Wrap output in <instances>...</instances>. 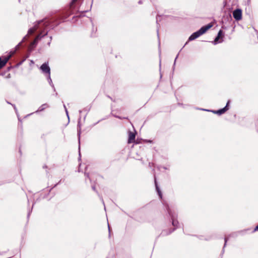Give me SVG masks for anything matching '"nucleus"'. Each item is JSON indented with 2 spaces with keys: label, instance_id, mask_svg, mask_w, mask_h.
I'll use <instances>...</instances> for the list:
<instances>
[{
  "label": "nucleus",
  "instance_id": "f257e3e1",
  "mask_svg": "<svg viewBox=\"0 0 258 258\" xmlns=\"http://www.w3.org/2000/svg\"><path fill=\"white\" fill-rule=\"evenodd\" d=\"M166 210L169 215L171 217L172 220V224L174 227V228L172 231H169V232L168 233L166 232L165 230H163L161 234L164 236L171 233L172 231H173L176 228H177L178 227L179 225V222L177 220V212L174 210L171 209L169 206H167L166 207Z\"/></svg>",
  "mask_w": 258,
  "mask_h": 258
},
{
  "label": "nucleus",
  "instance_id": "f03ea898",
  "mask_svg": "<svg viewBox=\"0 0 258 258\" xmlns=\"http://www.w3.org/2000/svg\"><path fill=\"white\" fill-rule=\"evenodd\" d=\"M78 1H72L70 4V7L72 9L74 7L79 5V11L81 13H85L89 11L92 6L93 1H81L80 4H77Z\"/></svg>",
  "mask_w": 258,
  "mask_h": 258
},
{
  "label": "nucleus",
  "instance_id": "7ed1b4c3",
  "mask_svg": "<svg viewBox=\"0 0 258 258\" xmlns=\"http://www.w3.org/2000/svg\"><path fill=\"white\" fill-rule=\"evenodd\" d=\"M49 22L47 20H41L35 23L34 26L30 28L28 31V34L26 35L27 37L28 35L32 34L37 29L40 28L41 27L46 28L49 25Z\"/></svg>",
  "mask_w": 258,
  "mask_h": 258
},
{
  "label": "nucleus",
  "instance_id": "20e7f679",
  "mask_svg": "<svg viewBox=\"0 0 258 258\" xmlns=\"http://www.w3.org/2000/svg\"><path fill=\"white\" fill-rule=\"evenodd\" d=\"M213 26L211 23L208 24L206 26H203L198 31L193 33L188 38V41H192L198 38L209 30Z\"/></svg>",
  "mask_w": 258,
  "mask_h": 258
},
{
  "label": "nucleus",
  "instance_id": "39448f33",
  "mask_svg": "<svg viewBox=\"0 0 258 258\" xmlns=\"http://www.w3.org/2000/svg\"><path fill=\"white\" fill-rule=\"evenodd\" d=\"M40 70L45 77L50 75V68L47 62L43 63L40 66Z\"/></svg>",
  "mask_w": 258,
  "mask_h": 258
},
{
  "label": "nucleus",
  "instance_id": "423d86ee",
  "mask_svg": "<svg viewBox=\"0 0 258 258\" xmlns=\"http://www.w3.org/2000/svg\"><path fill=\"white\" fill-rule=\"evenodd\" d=\"M230 102V101L228 100L226 103V106L222 109H219L217 110H206L208 111H211L213 113H214V114H217L219 115H222V114H224L225 112H226L229 109L228 105H229Z\"/></svg>",
  "mask_w": 258,
  "mask_h": 258
},
{
  "label": "nucleus",
  "instance_id": "0eeeda50",
  "mask_svg": "<svg viewBox=\"0 0 258 258\" xmlns=\"http://www.w3.org/2000/svg\"><path fill=\"white\" fill-rule=\"evenodd\" d=\"M233 18L236 21H239L242 19V10L240 9H237L233 12Z\"/></svg>",
  "mask_w": 258,
  "mask_h": 258
},
{
  "label": "nucleus",
  "instance_id": "6e6552de",
  "mask_svg": "<svg viewBox=\"0 0 258 258\" xmlns=\"http://www.w3.org/2000/svg\"><path fill=\"white\" fill-rule=\"evenodd\" d=\"M136 132H132L130 131L128 132V143H132L134 142L136 137Z\"/></svg>",
  "mask_w": 258,
  "mask_h": 258
},
{
  "label": "nucleus",
  "instance_id": "1a4fd4ad",
  "mask_svg": "<svg viewBox=\"0 0 258 258\" xmlns=\"http://www.w3.org/2000/svg\"><path fill=\"white\" fill-rule=\"evenodd\" d=\"M49 107V105L48 104H47V103H44L42 105H41L38 109L37 110H36L35 112V113H37L38 112H41V111H42L43 110H44L45 109Z\"/></svg>",
  "mask_w": 258,
  "mask_h": 258
},
{
  "label": "nucleus",
  "instance_id": "9d476101",
  "mask_svg": "<svg viewBox=\"0 0 258 258\" xmlns=\"http://www.w3.org/2000/svg\"><path fill=\"white\" fill-rule=\"evenodd\" d=\"M223 41V38H221V37L219 36L218 35H217L216 36V37L215 38L214 41L213 42V43L214 45H216L218 43H221Z\"/></svg>",
  "mask_w": 258,
  "mask_h": 258
},
{
  "label": "nucleus",
  "instance_id": "9b49d317",
  "mask_svg": "<svg viewBox=\"0 0 258 258\" xmlns=\"http://www.w3.org/2000/svg\"><path fill=\"white\" fill-rule=\"evenodd\" d=\"M155 183L156 191H157L158 194L160 198L162 199V192H161V191L159 186L157 185V183L156 180L155 178Z\"/></svg>",
  "mask_w": 258,
  "mask_h": 258
},
{
  "label": "nucleus",
  "instance_id": "f8f14e48",
  "mask_svg": "<svg viewBox=\"0 0 258 258\" xmlns=\"http://www.w3.org/2000/svg\"><path fill=\"white\" fill-rule=\"evenodd\" d=\"M48 82V83L49 84V85L54 89H55L54 88V85L52 83V80L51 79V77H50V75L49 76H48L47 77H46Z\"/></svg>",
  "mask_w": 258,
  "mask_h": 258
},
{
  "label": "nucleus",
  "instance_id": "ddd939ff",
  "mask_svg": "<svg viewBox=\"0 0 258 258\" xmlns=\"http://www.w3.org/2000/svg\"><path fill=\"white\" fill-rule=\"evenodd\" d=\"M78 138H79V142L80 143V135H81V125H80V121L78 122Z\"/></svg>",
  "mask_w": 258,
  "mask_h": 258
},
{
  "label": "nucleus",
  "instance_id": "4468645a",
  "mask_svg": "<svg viewBox=\"0 0 258 258\" xmlns=\"http://www.w3.org/2000/svg\"><path fill=\"white\" fill-rule=\"evenodd\" d=\"M43 32H41L39 34H38L36 37V38L38 40H40L42 37L46 35L47 34V32H46L45 33L42 35Z\"/></svg>",
  "mask_w": 258,
  "mask_h": 258
},
{
  "label": "nucleus",
  "instance_id": "2eb2a0df",
  "mask_svg": "<svg viewBox=\"0 0 258 258\" xmlns=\"http://www.w3.org/2000/svg\"><path fill=\"white\" fill-rule=\"evenodd\" d=\"M26 38H27V36H24V37H23V39L22 40V41H21L20 42H19V44L16 46V48H19V47L21 46V45L22 43L23 42H24V41L25 40V39H26Z\"/></svg>",
  "mask_w": 258,
  "mask_h": 258
},
{
  "label": "nucleus",
  "instance_id": "dca6fc26",
  "mask_svg": "<svg viewBox=\"0 0 258 258\" xmlns=\"http://www.w3.org/2000/svg\"><path fill=\"white\" fill-rule=\"evenodd\" d=\"M223 35V31L222 30H220L218 33V34L217 35H218L219 36L221 37V38H222V35Z\"/></svg>",
  "mask_w": 258,
  "mask_h": 258
},
{
  "label": "nucleus",
  "instance_id": "f3484780",
  "mask_svg": "<svg viewBox=\"0 0 258 258\" xmlns=\"http://www.w3.org/2000/svg\"><path fill=\"white\" fill-rule=\"evenodd\" d=\"M12 105L14 107V110H15V111L16 112V113L17 115V116L19 117V113H18V110H17V108L16 107L15 105L12 104Z\"/></svg>",
  "mask_w": 258,
  "mask_h": 258
},
{
  "label": "nucleus",
  "instance_id": "a211bd4d",
  "mask_svg": "<svg viewBox=\"0 0 258 258\" xmlns=\"http://www.w3.org/2000/svg\"><path fill=\"white\" fill-rule=\"evenodd\" d=\"M37 42H36V41L34 40V41H33V42H31V43L30 45H31V47H34V46L36 45V44H37Z\"/></svg>",
  "mask_w": 258,
  "mask_h": 258
},
{
  "label": "nucleus",
  "instance_id": "6ab92c4d",
  "mask_svg": "<svg viewBox=\"0 0 258 258\" xmlns=\"http://www.w3.org/2000/svg\"><path fill=\"white\" fill-rule=\"evenodd\" d=\"M63 107H64V109H65V111H66V113L67 115L68 116V118L69 119V114H68V110H67V109L66 108V105L64 104L63 105Z\"/></svg>",
  "mask_w": 258,
  "mask_h": 258
},
{
  "label": "nucleus",
  "instance_id": "aec40b11",
  "mask_svg": "<svg viewBox=\"0 0 258 258\" xmlns=\"http://www.w3.org/2000/svg\"><path fill=\"white\" fill-rule=\"evenodd\" d=\"M85 175L86 177H87L89 179V180H90V181H91V179H90V177H89V174L87 173H85Z\"/></svg>",
  "mask_w": 258,
  "mask_h": 258
},
{
  "label": "nucleus",
  "instance_id": "412c9836",
  "mask_svg": "<svg viewBox=\"0 0 258 258\" xmlns=\"http://www.w3.org/2000/svg\"><path fill=\"white\" fill-rule=\"evenodd\" d=\"M227 240H228V239L227 238L225 237V243H224V247H225L226 245V243L227 242Z\"/></svg>",
  "mask_w": 258,
  "mask_h": 258
},
{
  "label": "nucleus",
  "instance_id": "4be33fe9",
  "mask_svg": "<svg viewBox=\"0 0 258 258\" xmlns=\"http://www.w3.org/2000/svg\"><path fill=\"white\" fill-rule=\"evenodd\" d=\"M258 230V225L255 227V228L254 229L253 232H254Z\"/></svg>",
  "mask_w": 258,
  "mask_h": 258
},
{
  "label": "nucleus",
  "instance_id": "5701e85b",
  "mask_svg": "<svg viewBox=\"0 0 258 258\" xmlns=\"http://www.w3.org/2000/svg\"><path fill=\"white\" fill-rule=\"evenodd\" d=\"M92 188L93 190L96 191V188H95V186L94 185H92Z\"/></svg>",
  "mask_w": 258,
  "mask_h": 258
},
{
  "label": "nucleus",
  "instance_id": "b1692460",
  "mask_svg": "<svg viewBox=\"0 0 258 258\" xmlns=\"http://www.w3.org/2000/svg\"><path fill=\"white\" fill-rule=\"evenodd\" d=\"M51 39H52V37H51V36H50V41L48 43V45L49 46V45H50V41H51Z\"/></svg>",
  "mask_w": 258,
  "mask_h": 258
},
{
  "label": "nucleus",
  "instance_id": "393cba45",
  "mask_svg": "<svg viewBox=\"0 0 258 258\" xmlns=\"http://www.w3.org/2000/svg\"><path fill=\"white\" fill-rule=\"evenodd\" d=\"M178 54H177V55L176 56V58L175 59L174 62V65L175 64L176 60L177 58L178 57Z\"/></svg>",
  "mask_w": 258,
  "mask_h": 258
},
{
  "label": "nucleus",
  "instance_id": "a878e982",
  "mask_svg": "<svg viewBox=\"0 0 258 258\" xmlns=\"http://www.w3.org/2000/svg\"><path fill=\"white\" fill-rule=\"evenodd\" d=\"M108 228L109 232L110 233V229L109 225L108 224Z\"/></svg>",
  "mask_w": 258,
  "mask_h": 258
},
{
  "label": "nucleus",
  "instance_id": "bb28decb",
  "mask_svg": "<svg viewBox=\"0 0 258 258\" xmlns=\"http://www.w3.org/2000/svg\"><path fill=\"white\" fill-rule=\"evenodd\" d=\"M34 40H35L36 42H38V41H39V40H38L37 39H36V38H35Z\"/></svg>",
  "mask_w": 258,
  "mask_h": 258
},
{
  "label": "nucleus",
  "instance_id": "cd10ccee",
  "mask_svg": "<svg viewBox=\"0 0 258 258\" xmlns=\"http://www.w3.org/2000/svg\"><path fill=\"white\" fill-rule=\"evenodd\" d=\"M139 4L140 5L142 4V1H139Z\"/></svg>",
  "mask_w": 258,
  "mask_h": 258
},
{
  "label": "nucleus",
  "instance_id": "c85d7f7f",
  "mask_svg": "<svg viewBox=\"0 0 258 258\" xmlns=\"http://www.w3.org/2000/svg\"><path fill=\"white\" fill-rule=\"evenodd\" d=\"M163 168H164V169H168V168H167V167H163Z\"/></svg>",
  "mask_w": 258,
  "mask_h": 258
},
{
  "label": "nucleus",
  "instance_id": "c756f323",
  "mask_svg": "<svg viewBox=\"0 0 258 258\" xmlns=\"http://www.w3.org/2000/svg\"><path fill=\"white\" fill-rule=\"evenodd\" d=\"M156 19H157V20H156L157 23H158V18H156Z\"/></svg>",
  "mask_w": 258,
  "mask_h": 258
},
{
  "label": "nucleus",
  "instance_id": "7c9ffc66",
  "mask_svg": "<svg viewBox=\"0 0 258 258\" xmlns=\"http://www.w3.org/2000/svg\"><path fill=\"white\" fill-rule=\"evenodd\" d=\"M147 142H149V143H151V141H150V140H149V141H147Z\"/></svg>",
  "mask_w": 258,
  "mask_h": 258
},
{
  "label": "nucleus",
  "instance_id": "2f4dec72",
  "mask_svg": "<svg viewBox=\"0 0 258 258\" xmlns=\"http://www.w3.org/2000/svg\"><path fill=\"white\" fill-rule=\"evenodd\" d=\"M30 215V212L28 213V216Z\"/></svg>",
  "mask_w": 258,
  "mask_h": 258
}]
</instances>
